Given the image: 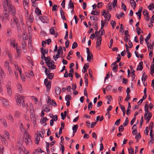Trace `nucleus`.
Wrapping results in <instances>:
<instances>
[{
    "label": "nucleus",
    "instance_id": "nucleus-1",
    "mask_svg": "<svg viewBox=\"0 0 154 154\" xmlns=\"http://www.w3.org/2000/svg\"><path fill=\"white\" fill-rule=\"evenodd\" d=\"M3 10L5 12L8 10L10 14L13 16L15 14L16 11L14 7L13 6L11 0H4L3 3Z\"/></svg>",
    "mask_w": 154,
    "mask_h": 154
},
{
    "label": "nucleus",
    "instance_id": "nucleus-2",
    "mask_svg": "<svg viewBox=\"0 0 154 154\" xmlns=\"http://www.w3.org/2000/svg\"><path fill=\"white\" fill-rule=\"evenodd\" d=\"M23 140L25 141L26 145H28L32 144V141L29 137V136L27 138L23 137Z\"/></svg>",
    "mask_w": 154,
    "mask_h": 154
},
{
    "label": "nucleus",
    "instance_id": "nucleus-3",
    "mask_svg": "<svg viewBox=\"0 0 154 154\" xmlns=\"http://www.w3.org/2000/svg\"><path fill=\"white\" fill-rule=\"evenodd\" d=\"M39 18L40 20L43 23H47L48 22V19L46 16H40L39 17Z\"/></svg>",
    "mask_w": 154,
    "mask_h": 154
},
{
    "label": "nucleus",
    "instance_id": "nucleus-4",
    "mask_svg": "<svg viewBox=\"0 0 154 154\" xmlns=\"http://www.w3.org/2000/svg\"><path fill=\"white\" fill-rule=\"evenodd\" d=\"M45 63H46L47 65L49 67V68H50V66H49V63L51 61V59L50 57L48 56L47 57L45 56L44 57Z\"/></svg>",
    "mask_w": 154,
    "mask_h": 154
},
{
    "label": "nucleus",
    "instance_id": "nucleus-5",
    "mask_svg": "<svg viewBox=\"0 0 154 154\" xmlns=\"http://www.w3.org/2000/svg\"><path fill=\"white\" fill-rule=\"evenodd\" d=\"M143 62L142 61H140L139 63V64L138 65L137 67V71L142 70L143 69Z\"/></svg>",
    "mask_w": 154,
    "mask_h": 154
},
{
    "label": "nucleus",
    "instance_id": "nucleus-6",
    "mask_svg": "<svg viewBox=\"0 0 154 154\" xmlns=\"http://www.w3.org/2000/svg\"><path fill=\"white\" fill-rule=\"evenodd\" d=\"M40 49L41 53L42 54L41 55V58L43 60L44 58V57H45V51H44L45 49L43 48H40Z\"/></svg>",
    "mask_w": 154,
    "mask_h": 154
},
{
    "label": "nucleus",
    "instance_id": "nucleus-7",
    "mask_svg": "<svg viewBox=\"0 0 154 154\" xmlns=\"http://www.w3.org/2000/svg\"><path fill=\"white\" fill-rule=\"evenodd\" d=\"M55 92L57 95H59L61 92V88L59 87H56L55 88Z\"/></svg>",
    "mask_w": 154,
    "mask_h": 154
},
{
    "label": "nucleus",
    "instance_id": "nucleus-8",
    "mask_svg": "<svg viewBox=\"0 0 154 154\" xmlns=\"http://www.w3.org/2000/svg\"><path fill=\"white\" fill-rule=\"evenodd\" d=\"M60 12L61 16L62 19L63 20H66V18L64 15V12L61 8L60 9Z\"/></svg>",
    "mask_w": 154,
    "mask_h": 154
},
{
    "label": "nucleus",
    "instance_id": "nucleus-9",
    "mask_svg": "<svg viewBox=\"0 0 154 154\" xmlns=\"http://www.w3.org/2000/svg\"><path fill=\"white\" fill-rule=\"evenodd\" d=\"M130 4L132 7L134 9L136 7V4L134 0H130Z\"/></svg>",
    "mask_w": 154,
    "mask_h": 154
},
{
    "label": "nucleus",
    "instance_id": "nucleus-10",
    "mask_svg": "<svg viewBox=\"0 0 154 154\" xmlns=\"http://www.w3.org/2000/svg\"><path fill=\"white\" fill-rule=\"evenodd\" d=\"M88 74L87 73H86L84 76V79L85 82V85L86 87L88 86Z\"/></svg>",
    "mask_w": 154,
    "mask_h": 154
},
{
    "label": "nucleus",
    "instance_id": "nucleus-11",
    "mask_svg": "<svg viewBox=\"0 0 154 154\" xmlns=\"http://www.w3.org/2000/svg\"><path fill=\"white\" fill-rule=\"evenodd\" d=\"M30 118L31 121L33 122V123L35 124L36 123V118L35 117V115L34 114H32L30 115Z\"/></svg>",
    "mask_w": 154,
    "mask_h": 154
},
{
    "label": "nucleus",
    "instance_id": "nucleus-12",
    "mask_svg": "<svg viewBox=\"0 0 154 154\" xmlns=\"http://www.w3.org/2000/svg\"><path fill=\"white\" fill-rule=\"evenodd\" d=\"M93 55L91 53L88 54L87 60L90 62L91 59H93Z\"/></svg>",
    "mask_w": 154,
    "mask_h": 154
},
{
    "label": "nucleus",
    "instance_id": "nucleus-13",
    "mask_svg": "<svg viewBox=\"0 0 154 154\" xmlns=\"http://www.w3.org/2000/svg\"><path fill=\"white\" fill-rule=\"evenodd\" d=\"M43 108L44 109V111L46 112H48L50 111V108L49 107H48V106L45 104L43 105Z\"/></svg>",
    "mask_w": 154,
    "mask_h": 154
},
{
    "label": "nucleus",
    "instance_id": "nucleus-14",
    "mask_svg": "<svg viewBox=\"0 0 154 154\" xmlns=\"http://www.w3.org/2000/svg\"><path fill=\"white\" fill-rule=\"evenodd\" d=\"M35 12L38 16L42 15L41 11L38 7L36 8L35 10Z\"/></svg>",
    "mask_w": 154,
    "mask_h": 154
},
{
    "label": "nucleus",
    "instance_id": "nucleus-15",
    "mask_svg": "<svg viewBox=\"0 0 154 154\" xmlns=\"http://www.w3.org/2000/svg\"><path fill=\"white\" fill-rule=\"evenodd\" d=\"M47 76V78L51 80L54 76V74L52 73H49L48 75H46Z\"/></svg>",
    "mask_w": 154,
    "mask_h": 154
},
{
    "label": "nucleus",
    "instance_id": "nucleus-16",
    "mask_svg": "<svg viewBox=\"0 0 154 154\" xmlns=\"http://www.w3.org/2000/svg\"><path fill=\"white\" fill-rule=\"evenodd\" d=\"M120 107L122 109L123 112V116H124L125 114V109L124 106H123L121 104L119 105Z\"/></svg>",
    "mask_w": 154,
    "mask_h": 154
},
{
    "label": "nucleus",
    "instance_id": "nucleus-17",
    "mask_svg": "<svg viewBox=\"0 0 154 154\" xmlns=\"http://www.w3.org/2000/svg\"><path fill=\"white\" fill-rule=\"evenodd\" d=\"M100 13L99 11H96V10L92 11L91 13V14L92 15H98Z\"/></svg>",
    "mask_w": 154,
    "mask_h": 154
},
{
    "label": "nucleus",
    "instance_id": "nucleus-18",
    "mask_svg": "<svg viewBox=\"0 0 154 154\" xmlns=\"http://www.w3.org/2000/svg\"><path fill=\"white\" fill-rule=\"evenodd\" d=\"M7 93L8 95L11 96L12 95V91L10 86H8L7 88Z\"/></svg>",
    "mask_w": 154,
    "mask_h": 154
},
{
    "label": "nucleus",
    "instance_id": "nucleus-19",
    "mask_svg": "<svg viewBox=\"0 0 154 154\" xmlns=\"http://www.w3.org/2000/svg\"><path fill=\"white\" fill-rule=\"evenodd\" d=\"M146 103H147L145 104V105L144 110L146 112L145 113H148L150 112L148 110V106L147 104L148 102H147Z\"/></svg>",
    "mask_w": 154,
    "mask_h": 154
},
{
    "label": "nucleus",
    "instance_id": "nucleus-20",
    "mask_svg": "<svg viewBox=\"0 0 154 154\" xmlns=\"http://www.w3.org/2000/svg\"><path fill=\"white\" fill-rule=\"evenodd\" d=\"M22 98L23 99L22 97H21V99L19 97L17 98L16 101L18 105H21L22 103Z\"/></svg>",
    "mask_w": 154,
    "mask_h": 154
},
{
    "label": "nucleus",
    "instance_id": "nucleus-21",
    "mask_svg": "<svg viewBox=\"0 0 154 154\" xmlns=\"http://www.w3.org/2000/svg\"><path fill=\"white\" fill-rule=\"evenodd\" d=\"M0 121L3 124L4 127H7V125L6 121L3 118H1L0 119Z\"/></svg>",
    "mask_w": 154,
    "mask_h": 154
},
{
    "label": "nucleus",
    "instance_id": "nucleus-22",
    "mask_svg": "<svg viewBox=\"0 0 154 154\" xmlns=\"http://www.w3.org/2000/svg\"><path fill=\"white\" fill-rule=\"evenodd\" d=\"M147 75H146L145 72H144L142 75V80L143 82H144L146 80V79L147 78Z\"/></svg>",
    "mask_w": 154,
    "mask_h": 154
},
{
    "label": "nucleus",
    "instance_id": "nucleus-23",
    "mask_svg": "<svg viewBox=\"0 0 154 154\" xmlns=\"http://www.w3.org/2000/svg\"><path fill=\"white\" fill-rule=\"evenodd\" d=\"M89 66L88 65H87L86 64H85L84 66H83V69H84V70L83 71V72L84 73H85L87 72V69L89 67Z\"/></svg>",
    "mask_w": 154,
    "mask_h": 154
},
{
    "label": "nucleus",
    "instance_id": "nucleus-24",
    "mask_svg": "<svg viewBox=\"0 0 154 154\" xmlns=\"http://www.w3.org/2000/svg\"><path fill=\"white\" fill-rule=\"evenodd\" d=\"M151 36V33H149L148 35H147L146 38L145 39V41L147 45L148 44V40L150 39Z\"/></svg>",
    "mask_w": 154,
    "mask_h": 154
},
{
    "label": "nucleus",
    "instance_id": "nucleus-25",
    "mask_svg": "<svg viewBox=\"0 0 154 154\" xmlns=\"http://www.w3.org/2000/svg\"><path fill=\"white\" fill-rule=\"evenodd\" d=\"M40 141V137L38 135L35 137V143L37 145L39 143V141Z\"/></svg>",
    "mask_w": 154,
    "mask_h": 154
},
{
    "label": "nucleus",
    "instance_id": "nucleus-26",
    "mask_svg": "<svg viewBox=\"0 0 154 154\" xmlns=\"http://www.w3.org/2000/svg\"><path fill=\"white\" fill-rule=\"evenodd\" d=\"M78 127V125H74L72 128V130L74 131V133H75L77 131Z\"/></svg>",
    "mask_w": 154,
    "mask_h": 154
},
{
    "label": "nucleus",
    "instance_id": "nucleus-27",
    "mask_svg": "<svg viewBox=\"0 0 154 154\" xmlns=\"http://www.w3.org/2000/svg\"><path fill=\"white\" fill-rule=\"evenodd\" d=\"M93 25L94 26L93 27V28L94 29V30H97L98 29V26L97 23H95V22H93Z\"/></svg>",
    "mask_w": 154,
    "mask_h": 154
},
{
    "label": "nucleus",
    "instance_id": "nucleus-28",
    "mask_svg": "<svg viewBox=\"0 0 154 154\" xmlns=\"http://www.w3.org/2000/svg\"><path fill=\"white\" fill-rule=\"evenodd\" d=\"M128 151L129 154H134V149L131 147H130V148L128 149Z\"/></svg>",
    "mask_w": 154,
    "mask_h": 154
},
{
    "label": "nucleus",
    "instance_id": "nucleus-29",
    "mask_svg": "<svg viewBox=\"0 0 154 154\" xmlns=\"http://www.w3.org/2000/svg\"><path fill=\"white\" fill-rule=\"evenodd\" d=\"M54 28H55L56 27H53L52 28H51L50 30V33L51 34H55V32L54 30Z\"/></svg>",
    "mask_w": 154,
    "mask_h": 154
},
{
    "label": "nucleus",
    "instance_id": "nucleus-30",
    "mask_svg": "<svg viewBox=\"0 0 154 154\" xmlns=\"http://www.w3.org/2000/svg\"><path fill=\"white\" fill-rule=\"evenodd\" d=\"M59 49L57 50V53L59 54H60L61 52L62 54L63 53V49L61 46L59 47Z\"/></svg>",
    "mask_w": 154,
    "mask_h": 154
},
{
    "label": "nucleus",
    "instance_id": "nucleus-31",
    "mask_svg": "<svg viewBox=\"0 0 154 154\" xmlns=\"http://www.w3.org/2000/svg\"><path fill=\"white\" fill-rule=\"evenodd\" d=\"M104 17L106 18H107L109 17V19L107 20V21H109L111 18V15L109 13H108V14L107 13H106V15L104 16Z\"/></svg>",
    "mask_w": 154,
    "mask_h": 154
},
{
    "label": "nucleus",
    "instance_id": "nucleus-32",
    "mask_svg": "<svg viewBox=\"0 0 154 154\" xmlns=\"http://www.w3.org/2000/svg\"><path fill=\"white\" fill-rule=\"evenodd\" d=\"M122 26H123V25L122 24H121L120 25L119 32H120V33H121L122 35H123V30H124V29L123 28Z\"/></svg>",
    "mask_w": 154,
    "mask_h": 154
},
{
    "label": "nucleus",
    "instance_id": "nucleus-33",
    "mask_svg": "<svg viewBox=\"0 0 154 154\" xmlns=\"http://www.w3.org/2000/svg\"><path fill=\"white\" fill-rule=\"evenodd\" d=\"M118 67V65H115V66L112 68V70L115 72H116L117 71Z\"/></svg>",
    "mask_w": 154,
    "mask_h": 154
},
{
    "label": "nucleus",
    "instance_id": "nucleus-34",
    "mask_svg": "<svg viewBox=\"0 0 154 154\" xmlns=\"http://www.w3.org/2000/svg\"><path fill=\"white\" fill-rule=\"evenodd\" d=\"M148 8L149 10H151L154 8V5L153 3L150 4L148 6Z\"/></svg>",
    "mask_w": 154,
    "mask_h": 154
},
{
    "label": "nucleus",
    "instance_id": "nucleus-35",
    "mask_svg": "<svg viewBox=\"0 0 154 154\" xmlns=\"http://www.w3.org/2000/svg\"><path fill=\"white\" fill-rule=\"evenodd\" d=\"M26 42L24 41H22V48H24L26 46Z\"/></svg>",
    "mask_w": 154,
    "mask_h": 154
},
{
    "label": "nucleus",
    "instance_id": "nucleus-36",
    "mask_svg": "<svg viewBox=\"0 0 154 154\" xmlns=\"http://www.w3.org/2000/svg\"><path fill=\"white\" fill-rule=\"evenodd\" d=\"M78 46V44L76 42H74L72 45V48L73 49L76 48Z\"/></svg>",
    "mask_w": 154,
    "mask_h": 154
},
{
    "label": "nucleus",
    "instance_id": "nucleus-37",
    "mask_svg": "<svg viewBox=\"0 0 154 154\" xmlns=\"http://www.w3.org/2000/svg\"><path fill=\"white\" fill-rule=\"evenodd\" d=\"M92 104L91 102H90L88 105V108L89 110H91L92 109Z\"/></svg>",
    "mask_w": 154,
    "mask_h": 154
},
{
    "label": "nucleus",
    "instance_id": "nucleus-38",
    "mask_svg": "<svg viewBox=\"0 0 154 154\" xmlns=\"http://www.w3.org/2000/svg\"><path fill=\"white\" fill-rule=\"evenodd\" d=\"M128 117H127L126 119V120H125V122L123 123V125L125 126H126L128 124Z\"/></svg>",
    "mask_w": 154,
    "mask_h": 154
},
{
    "label": "nucleus",
    "instance_id": "nucleus-39",
    "mask_svg": "<svg viewBox=\"0 0 154 154\" xmlns=\"http://www.w3.org/2000/svg\"><path fill=\"white\" fill-rule=\"evenodd\" d=\"M124 13L122 12L119 15H118V14H116V17H117L118 19H119L120 18L122 17V16L123 15H124Z\"/></svg>",
    "mask_w": 154,
    "mask_h": 154
},
{
    "label": "nucleus",
    "instance_id": "nucleus-40",
    "mask_svg": "<svg viewBox=\"0 0 154 154\" xmlns=\"http://www.w3.org/2000/svg\"><path fill=\"white\" fill-rule=\"evenodd\" d=\"M122 8L125 11H126V10H127L126 7V5H125V4H124L123 3H122Z\"/></svg>",
    "mask_w": 154,
    "mask_h": 154
},
{
    "label": "nucleus",
    "instance_id": "nucleus-41",
    "mask_svg": "<svg viewBox=\"0 0 154 154\" xmlns=\"http://www.w3.org/2000/svg\"><path fill=\"white\" fill-rule=\"evenodd\" d=\"M116 23L115 21L112 20L111 23V24L112 26V27L113 29L114 28L115 26H116Z\"/></svg>",
    "mask_w": 154,
    "mask_h": 154
},
{
    "label": "nucleus",
    "instance_id": "nucleus-42",
    "mask_svg": "<svg viewBox=\"0 0 154 154\" xmlns=\"http://www.w3.org/2000/svg\"><path fill=\"white\" fill-rule=\"evenodd\" d=\"M90 18L91 19H92L93 18L94 20H95L96 21H97L98 20L97 17L96 16H91L90 17Z\"/></svg>",
    "mask_w": 154,
    "mask_h": 154
},
{
    "label": "nucleus",
    "instance_id": "nucleus-43",
    "mask_svg": "<svg viewBox=\"0 0 154 154\" xmlns=\"http://www.w3.org/2000/svg\"><path fill=\"white\" fill-rule=\"evenodd\" d=\"M143 13L144 16L147 15H149V13L147 10L144 9L143 11Z\"/></svg>",
    "mask_w": 154,
    "mask_h": 154
},
{
    "label": "nucleus",
    "instance_id": "nucleus-44",
    "mask_svg": "<svg viewBox=\"0 0 154 154\" xmlns=\"http://www.w3.org/2000/svg\"><path fill=\"white\" fill-rule=\"evenodd\" d=\"M45 85L47 88V91H48L51 88V85H50L48 83L45 84Z\"/></svg>",
    "mask_w": 154,
    "mask_h": 154
},
{
    "label": "nucleus",
    "instance_id": "nucleus-45",
    "mask_svg": "<svg viewBox=\"0 0 154 154\" xmlns=\"http://www.w3.org/2000/svg\"><path fill=\"white\" fill-rule=\"evenodd\" d=\"M141 137V135L140 134V133H139L137 135L135 136V138L137 140V141L138 142V139H140Z\"/></svg>",
    "mask_w": 154,
    "mask_h": 154
},
{
    "label": "nucleus",
    "instance_id": "nucleus-46",
    "mask_svg": "<svg viewBox=\"0 0 154 154\" xmlns=\"http://www.w3.org/2000/svg\"><path fill=\"white\" fill-rule=\"evenodd\" d=\"M7 13H4L3 12V14L5 16V17H6L7 19H9V12H8L7 11Z\"/></svg>",
    "mask_w": 154,
    "mask_h": 154
},
{
    "label": "nucleus",
    "instance_id": "nucleus-47",
    "mask_svg": "<svg viewBox=\"0 0 154 154\" xmlns=\"http://www.w3.org/2000/svg\"><path fill=\"white\" fill-rule=\"evenodd\" d=\"M65 100L66 101H69L71 100V97H70L69 95H66L65 97Z\"/></svg>",
    "mask_w": 154,
    "mask_h": 154
},
{
    "label": "nucleus",
    "instance_id": "nucleus-48",
    "mask_svg": "<svg viewBox=\"0 0 154 154\" xmlns=\"http://www.w3.org/2000/svg\"><path fill=\"white\" fill-rule=\"evenodd\" d=\"M124 129V127L122 125H121L119 128V132L122 131Z\"/></svg>",
    "mask_w": 154,
    "mask_h": 154
},
{
    "label": "nucleus",
    "instance_id": "nucleus-49",
    "mask_svg": "<svg viewBox=\"0 0 154 154\" xmlns=\"http://www.w3.org/2000/svg\"><path fill=\"white\" fill-rule=\"evenodd\" d=\"M8 56L10 62H11L13 61V58L12 55L10 54L9 53H8Z\"/></svg>",
    "mask_w": 154,
    "mask_h": 154
},
{
    "label": "nucleus",
    "instance_id": "nucleus-50",
    "mask_svg": "<svg viewBox=\"0 0 154 154\" xmlns=\"http://www.w3.org/2000/svg\"><path fill=\"white\" fill-rule=\"evenodd\" d=\"M147 47L148 48V50H149V49L150 50H153V47L152 45L151 44L149 45V44L148 45H147Z\"/></svg>",
    "mask_w": 154,
    "mask_h": 154
},
{
    "label": "nucleus",
    "instance_id": "nucleus-51",
    "mask_svg": "<svg viewBox=\"0 0 154 154\" xmlns=\"http://www.w3.org/2000/svg\"><path fill=\"white\" fill-rule=\"evenodd\" d=\"M46 34V32L44 31H41L40 33V35L42 36H45Z\"/></svg>",
    "mask_w": 154,
    "mask_h": 154
},
{
    "label": "nucleus",
    "instance_id": "nucleus-52",
    "mask_svg": "<svg viewBox=\"0 0 154 154\" xmlns=\"http://www.w3.org/2000/svg\"><path fill=\"white\" fill-rule=\"evenodd\" d=\"M101 41L100 40L99 41H97L96 42V47L97 48L98 46H100L101 44Z\"/></svg>",
    "mask_w": 154,
    "mask_h": 154
},
{
    "label": "nucleus",
    "instance_id": "nucleus-53",
    "mask_svg": "<svg viewBox=\"0 0 154 154\" xmlns=\"http://www.w3.org/2000/svg\"><path fill=\"white\" fill-rule=\"evenodd\" d=\"M140 43L143 44V37L142 35H141L140 37Z\"/></svg>",
    "mask_w": 154,
    "mask_h": 154
},
{
    "label": "nucleus",
    "instance_id": "nucleus-54",
    "mask_svg": "<svg viewBox=\"0 0 154 154\" xmlns=\"http://www.w3.org/2000/svg\"><path fill=\"white\" fill-rule=\"evenodd\" d=\"M0 73L2 76H5V72L2 69H0Z\"/></svg>",
    "mask_w": 154,
    "mask_h": 154
},
{
    "label": "nucleus",
    "instance_id": "nucleus-55",
    "mask_svg": "<svg viewBox=\"0 0 154 154\" xmlns=\"http://www.w3.org/2000/svg\"><path fill=\"white\" fill-rule=\"evenodd\" d=\"M130 98L131 97L130 94H127V96L126 97V98L125 99V100L126 102H128V100L130 99Z\"/></svg>",
    "mask_w": 154,
    "mask_h": 154
},
{
    "label": "nucleus",
    "instance_id": "nucleus-56",
    "mask_svg": "<svg viewBox=\"0 0 154 154\" xmlns=\"http://www.w3.org/2000/svg\"><path fill=\"white\" fill-rule=\"evenodd\" d=\"M57 8V5H54L52 7V10L53 11H56Z\"/></svg>",
    "mask_w": 154,
    "mask_h": 154
},
{
    "label": "nucleus",
    "instance_id": "nucleus-57",
    "mask_svg": "<svg viewBox=\"0 0 154 154\" xmlns=\"http://www.w3.org/2000/svg\"><path fill=\"white\" fill-rule=\"evenodd\" d=\"M9 66V63L8 61H6L5 62V67L6 68H7V67Z\"/></svg>",
    "mask_w": 154,
    "mask_h": 154
},
{
    "label": "nucleus",
    "instance_id": "nucleus-58",
    "mask_svg": "<svg viewBox=\"0 0 154 154\" xmlns=\"http://www.w3.org/2000/svg\"><path fill=\"white\" fill-rule=\"evenodd\" d=\"M69 8H71L73 9H74V6L73 3H72L71 4H69L68 5Z\"/></svg>",
    "mask_w": 154,
    "mask_h": 154
},
{
    "label": "nucleus",
    "instance_id": "nucleus-59",
    "mask_svg": "<svg viewBox=\"0 0 154 154\" xmlns=\"http://www.w3.org/2000/svg\"><path fill=\"white\" fill-rule=\"evenodd\" d=\"M69 41L68 40H67L65 42L66 47V48L69 47Z\"/></svg>",
    "mask_w": 154,
    "mask_h": 154
},
{
    "label": "nucleus",
    "instance_id": "nucleus-60",
    "mask_svg": "<svg viewBox=\"0 0 154 154\" xmlns=\"http://www.w3.org/2000/svg\"><path fill=\"white\" fill-rule=\"evenodd\" d=\"M144 17L146 21H149V20L150 17L149 16V14L147 15Z\"/></svg>",
    "mask_w": 154,
    "mask_h": 154
},
{
    "label": "nucleus",
    "instance_id": "nucleus-61",
    "mask_svg": "<svg viewBox=\"0 0 154 154\" xmlns=\"http://www.w3.org/2000/svg\"><path fill=\"white\" fill-rule=\"evenodd\" d=\"M8 118L9 120H11L12 122H13V119L12 116L11 115H9Z\"/></svg>",
    "mask_w": 154,
    "mask_h": 154
},
{
    "label": "nucleus",
    "instance_id": "nucleus-62",
    "mask_svg": "<svg viewBox=\"0 0 154 154\" xmlns=\"http://www.w3.org/2000/svg\"><path fill=\"white\" fill-rule=\"evenodd\" d=\"M128 82V80L127 79H125V78H123L122 81V83L126 84Z\"/></svg>",
    "mask_w": 154,
    "mask_h": 154
},
{
    "label": "nucleus",
    "instance_id": "nucleus-63",
    "mask_svg": "<svg viewBox=\"0 0 154 154\" xmlns=\"http://www.w3.org/2000/svg\"><path fill=\"white\" fill-rule=\"evenodd\" d=\"M102 102L101 101H100L97 102V107H99L102 105Z\"/></svg>",
    "mask_w": 154,
    "mask_h": 154
},
{
    "label": "nucleus",
    "instance_id": "nucleus-64",
    "mask_svg": "<svg viewBox=\"0 0 154 154\" xmlns=\"http://www.w3.org/2000/svg\"><path fill=\"white\" fill-rule=\"evenodd\" d=\"M154 73V67H150V74L152 76Z\"/></svg>",
    "mask_w": 154,
    "mask_h": 154
}]
</instances>
